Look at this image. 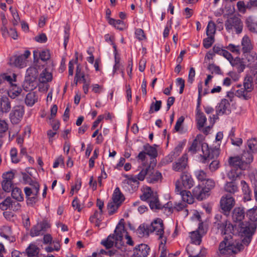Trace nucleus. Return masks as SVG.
<instances>
[{
    "mask_svg": "<svg viewBox=\"0 0 257 257\" xmlns=\"http://www.w3.org/2000/svg\"><path fill=\"white\" fill-rule=\"evenodd\" d=\"M215 221L214 226L220 230L221 233L225 236L224 240L219 244V249L221 254L237 253L243 249V246L239 241L230 240L232 237L229 235L233 230L232 225L227 221L225 218H223L220 214H217L214 217Z\"/></svg>",
    "mask_w": 257,
    "mask_h": 257,
    "instance_id": "1",
    "label": "nucleus"
},
{
    "mask_svg": "<svg viewBox=\"0 0 257 257\" xmlns=\"http://www.w3.org/2000/svg\"><path fill=\"white\" fill-rule=\"evenodd\" d=\"M125 231V227L123 224L119 222L116 226L113 234H110L106 239L102 240L101 244L103 245L106 249L111 248L114 244L115 246L120 249L122 251L125 250V247L123 239V233Z\"/></svg>",
    "mask_w": 257,
    "mask_h": 257,
    "instance_id": "2",
    "label": "nucleus"
},
{
    "mask_svg": "<svg viewBox=\"0 0 257 257\" xmlns=\"http://www.w3.org/2000/svg\"><path fill=\"white\" fill-rule=\"evenodd\" d=\"M37 70L34 68H29L27 70L26 75L23 82V87L26 91H31L35 88L37 85L36 78Z\"/></svg>",
    "mask_w": 257,
    "mask_h": 257,
    "instance_id": "3",
    "label": "nucleus"
},
{
    "mask_svg": "<svg viewBox=\"0 0 257 257\" xmlns=\"http://www.w3.org/2000/svg\"><path fill=\"white\" fill-rule=\"evenodd\" d=\"M225 27L229 32L234 30L236 34H240L242 31L243 25L239 17L233 16L228 18L225 22Z\"/></svg>",
    "mask_w": 257,
    "mask_h": 257,
    "instance_id": "4",
    "label": "nucleus"
},
{
    "mask_svg": "<svg viewBox=\"0 0 257 257\" xmlns=\"http://www.w3.org/2000/svg\"><path fill=\"white\" fill-rule=\"evenodd\" d=\"M151 233L156 232V234L159 236V239L161 240V245L166 242V238L164 237V226L163 220L160 218H157L149 224Z\"/></svg>",
    "mask_w": 257,
    "mask_h": 257,
    "instance_id": "5",
    "label": "nucleus"
},
{
    "mask_svg": "<svg viewBox=\"0 0 257 257\" xmlns=\"http://www.w3.org/2000/svg\"><path fill=\"white\" fill-rule=\"evenodd\" d=\"M235 205V200L230 195H224L220 201V205L224 213L227 215Z\"/></svg>",
    "mask_w": 257,
    "mask_h": 257,
    "instance_id": "6",
    "label": "nucleus"
},
{
    "mask_svg": "<svg viewBox=\"0 0 257 257\" xmlns=\"http://www.w3.org/2000/svg\"><path fill=\"white\" fill-rule=\"evenodd\" d=\"M50 227V225L47 221L39 222L31 228L30 235L32 237L43 235Z\"/></svg>",
    "mask_w": 257,
    "mask_h": 257,
    "instance_id": "7",
    "label": "nucleus"
},
{
    "mask_svg": "<svg viewBox=\"0 0 257 257\" xmlns=\"http://www.w3.org/2000/svg\"><path fill=\"white\" fill-rule=\"evenodd\" d=\"M31 54L30 51L26 50L22 55L14 56L10 59V64L17 67L24 68L27 65V59Z\"/></svg>",
    "mask_w": 257,
    "mask_h": 257,
    "instance_id": "8",
    "label": "nucleus"
},
{
    "mask_svg": "<svg viewBox=\"0 0 257 257\" xmlns=\"http://www.w3.org/2000/svg\"><path fill=\"white\" fill-rule=\"evenodd\" d=\"M175 192L181 196L183 203L192 204L194 202L193 195L189 191L183 189L179 180H177L175 183Z\"/></svg>",
    "mask_w": 257,
    "mask_h": 257,
    "instance_id": "9",
    "label": "nucleus"
},
{
    "mask_svg": "<svg viewBox=\"0 0 257 257\" xmlns=\"http://www.w3.org/2000/svg\"><path fill=\"white\" fill-rule=\"evenodd\" d=\"M25 112L23 105L14 106L10 113V119L13 124H18L22 119Z\"/></svg>",
    "mask_w": 257,
    "mask_h": 257,
    "instance_id": "10",
    "label": "nucleus"
},
{
    "mask_svg": "<svg viewBox=\"0 0 257 257\" xmlns=\"http://www.w3.org/2000/svg\"><path fill=\"white\" fill-rule=\"evenodd\" d=\"M256 228L255 224L249 222H241L238 226V231L242 236H252Z\"/></svg>",
    "mask_w": 257,
    "mask_h": 257,
    "instance_id": "11",
    "label": "nucleus"
},
{
    "mask_svg": "<svg viewBox=\"0 0 257 257\" xmlns=\"http://www.w3.org/2000/svg\"><path fill=\"white\" fill-rule=\"evenodd\" d=\"M203 157L205 160H212L217 158L219 155V150L218 148H209L207 144L202 145Z\"/></svg>",
    "mask_w": 257,
    "mask_h": 257,
    "instance_id": "12",
    "label": "nucleus"
},
{
    "mask_svg": "<svg viewBox=\"0 0 257 257\" xmlns=\"http://www.w3.org/2000/svg\"><path fill=\"white\" fill-rule=\"evenodd\" d=\"M242 56L244 57L243 61L246 64V67L257 69V54L255 52L253 51Z\"/></svg>",
    "mask_w": 257,
    "mask_h": 257,
    "instance_id": "13",
    "label": "nucleus"
},
{
    "mask_svg": "<svg viewBox=\"0 0 257 257\" xmlns=\"http://www.w3.org/2000/svg\"><path fill=\"white\" fill-rule=\"evenodd\" d=\"M156 165V163H151V169L148 172V176L146 177L147 180L149 183H155L161 180L162 174L158 171L154 170V167Z\"/></svg>",
    "mask_w": 257,
    "mask_h": 257,
    "instance_id": "14",
    "label": "nucleus"
},
{
    "mask_svg": "<svg viewBox=\"0 0 257 257\" xmlns=\"http://www.w3.org/2000/svg\"><path fill=\"white\" fill-rule=\"evenodd\" d=\"M230 105L228 100L223 99L216 107V114L218 115L229 114L230 112Z\"/></svg>",
    "mask_w": 257,
    "mask_h": 257,
    "instance_id": "15",
    "label": "nucleus"
},
{
    "mask_svg": "<svg viewBox=\"0 0 257 257\" xmlns=\"http://www.w3.org/2000/svg\"><path fill=\"white\" fill-rule=\"evenodd\" d=\"M253 45L251 43V41L249 37L244 36L241 41V46H240V53H242V55L248 54L253 52Z\"/></svg>",
    "mask_w": 257,
    "mask_h": 257,
    "instance_id": "16",
    "label": "nucleus"
},
{
    "mask_svg": "<svg viewBox=\"0 0 257 257\" xmlns=\"http://www.w3.org/2000/svg\"><path fill=\"white\" fill-rule=\"evenodd\" d=\"M150 247L146 244H141L136 246L133 257H147L150 251Z\"/></svg>",
    "mask_w": 257,
    "mask_h": 257,
    "instance_id": "17",
    "label": "nucleus"
},
{
    "mask_svg": "<svg viewBox=\"0 0 257 257\" xmlns=\"http://www.w3.org/2000/svg\"><path fill=\"white\" fill-rule=\"evenodd\" d=\"M181 186L183 189H189L193 187L194 185V181L191 176L187 172H183L181 176Z\"/></svg>",
    "mask_w": 257,
    "mask_h": 257,
    "instance_id": "18",
    "label": "nucleus"
},
{
    "mask_svg": "<svg viewBox=\"0 0 257 257\" xmlns=\"http://www.w3.org/2000/svg\"><path fill=\"white\" fill-rule=\"evenodd\" d=\"M193 195L198 200H202L209 195L208 190L200 185L195 187L192 191Z\"/></svg>",
    "mask_w": 257,
    "mask_h": 257,
    "instance_id": "19",
    "label": "nucleus"
},
{
    "mask_svg": "<svg viewBox=\"0 0 257 257\" xmlns=\"http://www.w3.org/2000/svg\"><path fill=\"white\" fill-rule=\"evenodd\" d=\"M228 163L230 167L234 169L237 168L243 170L246 168L241 158L238 156L230 157L228 160Z\"/></svg>",
    "mask_w": 257,
    "mask_h": 257,
    "instance_id": "20",
    "label": "nucleus"
},
{
    "mask_svg": "<svg viewBox=\"0 0 257 257\" xmlns=\"http://www.w3.org/2000/svg\"><path fill=\"white\" fill-rule=\"evenodd\" d=\"M245 211L243 208L236 207L232 212V218L234 222H239L244 219Z\"/></svg>",
    "mask_w": 257,
    "mask_h": 257,
    "instance_id": "21",
    "label": "nucleus"
},
{
    "mask_svg": "<svg viewBox=\"0 0 257 257\" xmlns=\"http://www.w3.org/2000/svg\"><path fill=\"white\" fill-rule=\"evenodd\" d=\"M188 158L186 154H184L178 161L173 165V169L175 171H182L187 166Z\"/></svg>",
    "mask_w": 257,
    "mask_h": 257,
    "instance_id": "22",
    "label": "nucleus"
},
{
    "mask_svg": "<svg viewBox=\"0 0 257 257\" xmlns=\"http://www.w3.org/2000/svg\"><path fill=\"white\" fill-rule=\"evenodd\" d=\"M142 165V166H139L138 169V171L140 170V172L138 175H136L138 180L140 181H143L145 179L146 176H148V172L151 169V164L148 165H146L145 163H143Z\"/></svg>",
    "mask_w": 257,
    "mask_h": 257,
    "instance_id": "23",
    "label": "nucleus"
},
{
    "mask_svg": "<svg viewBox=\"0 0 257 257\" xmlns=\"http://www.w3.org/2000/svg\"><path fill=\"white\" fill-rule=\"evenodd\" d=\"M38 100V96L36 92L28 93L25 98V103L28 106H32Z\"/></svg>",
    "mask_w": 257,
    "mask_h": 257,
    "instance_id": "24",
    "label": "nucleus"
},
{
    "mask_svg": "<svg viewBox=\"0 0 257 257\" xmlns=\"http://www.w3.org/2000/svg\"><path fill=\"white\" fill-rule=\"evenodd\" d=\"M245 25L249 31L257 33V21L253 17H248L245 20Z\"/></svg>",
    "mask_w": 257,
    "mask_h": 257,
    "instance_id": "25",
    "label": "nucleus"
},
{
    "mask_svg": "<svg viewBox=\"0 0 257 257\" xmlns=\"http://www.w3.org/2000/svg\"><path fill=\"white\" fill-rule=\"evenodd\" d=\"M12 231L10 226L4 225L1 227L0 231L1 236L13 242L15 240V238L12 236Z\"/></svg>",
    "mask_w": 257,
    "mask_h": 257,
    "instance_id": "26",
    "label": "nucleus"
},
{
    "mask_svg": "<svg viewBox=\"0 0 257 257\" xmlns=\"http://www.w3.org/2000/svg\"><path fill=\"white\" fill-rule=\"evenodd\" d=\"M224 191L231 196L238 191L237 185L234 182H227L224 186Z\"/></svg>",
    "mask_w": 257,
    "mask_h": 257,
    "instance_id": "27",
    "label": "nucleus"
},
{
    "mask_svg": "<svg viewBox=\"0 0 257 257\" xmlns=\"http://www.w3.org/2000/svg\"><path fill=\"white\" fill-rule=\"evenodd\" d=\"M241 186L243 193V199L245 201L251 199V190L247 184L244 180L241 181Z\"/></svg>",
    "mask_w": 257,
    "mask_h": 257,
    "instance_id": "28",
    "label": "nucleus"
},
{
    "mask_svg": "<svg viewBox=\"0 0 257 257\" xmlns=\"http://www.w3.org/2000/svg\"><path fill=\"white\" fill-rule=\"evenodd\" d=\"M150 229L149 224L144 223L139 226L137 229V233L140 237L148 236L149 234L151 233Z\"/></svg>",
    "mask_w": 257,
    "mask_h": 257,
    "instance_id": "29",
    "label": "nucleus"
},
{
    "mask_svg": "<svg viewBox=\"0 0 257 257\" xmlns=\"http://www.w3.org/2000/svg\"><path fill=\"white\" fill-rule=\"evenodd\" d=\"M190 237L191 243L196 245H199L202 241V235L200 234L199 230H196L190 233Z\"/></svg>",
    "mask_w": 257,
    "mask_h": 257,
    "instance_id": "30",
    "label": "nucleus"
},
{
    "mask_svg": "<svg viewBox=\"0 0 257 257\" xmlns=\"http://www.w3.org/2000/svg\"><path fill=\"white\" fill-rule=\"evenodd\" d=\"M112 200L114 201L115 202L118 203L120 205L124 200V197L120 192L118 187H116L112 195Z\"/></svg>",
    "mask_w": 257,
    "mask_h": 257,
    "instance_id": "31",
    "label": "nucleus"
},
{
    "mask_svg": "<svg viewBox=\"0 0 257 257\" xmlns=\"http://www.w3.org/2000/svg\"><path fill=\"white\" fill-rule=\"evenodd\" d=\"M39 248L35 244H31L26 249L27 257H38Z\"/></svg>",
    "mask_w": 257,
    "mask_h": 257,
    "instance_id": "32",
    "label": "nucleus"
},
{
    "mask_svg": "<svg viewBox=\"0 0 257 257\" xmlns=\"http://www.w3.org/2000/svg\"><path fill=\"white\" fill-rule=\"evenodd\" d=\"M33 55L34 59L37 58L38 56H39L40 59L43 61H46L49 60L50 58V52L47 50H43L41 52H39L37 51H34L33 52Z\"/></svg>",
    "mask_w": 257,
    "mask_h": 257,
    "instance_id": "33",
    "label": "nucleus"
},
{
    "mask_svg": "<svg viewBox=\"0 0 257 257\" xmlns=\"http://www.w3.org/2000/svg\"><path fill=\"white\" fill-rule=\"evenodd\" d=\"M22 91L21 88L18 87L17 85L12 84L11 88L8 91V95L11 98L14 99L20 94Z\"/></svg>",
    "mask_w": 257,
    "mask_h": 257,
    "instance_id": "34",
    "label": "nucleus"
},
{
    "mask_svg": "<svg viewBox=\"0 0 257 257\" xmlns=\"http://www.w3.org/2000/svg\"><path fill=\"white\" fill-rule=\"evenodd\" d=\"M147 202L149 203L150 207L152 209H158L161 207V205L159 202L158 196L157 194L153 196Z\"/></svg>",
    "mask_w": 257,
    "mask_h": 257,
    "instance_id": "35",
    "label": "nucleus"
},
{
    "mask_svg": "<svg viewBox=\"0 0 257 257\" xmlns=\"http://www.w3.org/2000/svg\"><path fill=\"white\" fill-rule=\"evenodd\" d=\"M11 108V102L7 97H3L1 100V109L3 112H8Z\"/></svg>",
    "mask_w": 257,
    "mask_h": 257,
    "instance_id": "36",
    "label": "nucleus"
},
{
    "mask_svg": "<svg viewBox=\"0 0 257 257\" xmlns=\"http://www.w3.org/2000/svg\"><path fill=\"white\" fill-rule=\"evenodd\" d=\"M156 194L157 193L153 192L150 187H147L144 189L143 194L140 197L142 200L148 201Z\"/></svg>",
    "mask_w": 257,
    "mask_h": 257,
    "instance_id": "37",
    "label": "nucleus"
},
{
    "mask_svg": "<svg viewBox=\"0 0 257 257\" xmlns=\"http://www.w3.org/2000/svg\"><path fill=\"white\" fill-rule=\"evenodd\" d=\"M52 79V75L51 73L48 72L45 69L40 74L39 81L41 83H45L50 82Z\"/></svg>",
    "mask_w": 257,
    "mask_h": 257,
    "instance_id": "38",
    "label": "nucleus"
},
{
    "mask_svg": "<svg viewBox=\"0 0 257 257\" xmlns=\"http://www.w3.org/2000/svg\"><path fill=\"white\" fill-rule=\"evenodd\" d=\"M240 158L246 167L247 164L250 163L252 161L253 156L250 151H244Z\"/></svg>",
    "mask_w": 257,
    "mask_h": 257,
    "instance_id": "39",
    "label": "nucleus"
},
{
    "mask_svg": "<svg viewBox=\"0 0 257 257\" xmlns=\"http://www.w3.org/2000/svg\"><path fill=\"white\" fill-rule=\"evenodd\" d=\"M252 77L251 76H246L243 82V88L249 93L253 90Z\"/></svg>",
    "mask_w": 257,
    "mask_h": 257,
    "instance_id": "40",
    "label": "nucleus"
},
{
    "mask_svg": "<svg viewBox=\"0 0 257 257\" xmlns=\"http://www.w3.org/2000/svg\"><path fill=\"white\" fill-rule=\"evenodd\" d=\"M233 61H234L235 64H232L233 63H231V64L233 66L236 67L238 72L240 73L243 72L245 67L246 66V64H245L244 62L242 61L239 58H237Z\"/></svg>",
    "mask_w": 257,
    "mask_h": 257,
    "instance_id": "41",
    "label": "nucleus"
},
{
    "mask_svg": "<svg viewBox=\"0 0 257 257\" xmlns=\"http://www.w3.org/2000/svg\"><path fill=\"white\" fill-rule=\"evenodd\" d=\"M11 191L12 196L14 199L18 201H23V195L20 188L18 187L13 188Z\"/></svg>",
    "mask_w": 257,
    "mask_h": 257,
    "instance_id": "42",
    "label": "nucleus"
},
{
    "mask_svg": "<svg viewBox=\"0 0 257 257\" xmlns=\"http://www.w3.org/2000/svg\"><path fill=\"white\" fill-rule=\"evenodd\" d=\"M144 148L147 154L153 158V160L151 163H153V162L154 161V159L158 155L156 149L149 144L145 145L144 146Z\"/></svg>",
    "mask_w": 257,
    "mask_h": 257,
    "instance_id": "43",
    "label": "nucleus"
},
{
    "mask_svg": "<svg viewBox=\"0 0 257 257\" xmlns=\"http://www.w3.org/2000/svg\"><path fill=\"white\" fill-rule=\"evenodd\" d=\"M204 144H201V142L197 138L195 139L189 148V151L191 152L192 154L196 153L197 151L200 149V147H202V145Z\"/></svg>",
    "mask_w": 257,
    "mask_h": 257,
    "instance_id": "44",
    "label": "nucleus"
},
{
    "mask_svg": "<svg viewBox=\"0 0 257 257\" xmlns=\"http://www.w3.org/2000/svg\"><path fill=\"white\" fill-rule=\"evenodd\" d=\"M235 95L238 97L243 98L245 100H247L250 98L249 92L244 88L236 90Z\"/></svg>",
    "mask_w": 257,
    "mask_h": 257,
    "instance_id": "45",
    "label": "nucleus"
},
{
    "mask_svg": "<svg viewBox=\"0 0 257 257\" xmlns=\"http://www.w3.org/2000/svg\"><path fill=\"white\" fill-rule=\"evenodd\" d=\"M242 170L238 169L231 168L230 171L228 173V177L232 180L236 179L241 174Z\"/></svg>",
    "mask_w": 257,
    "mask_h": 257,
    "instance_id": "46",
    "label": "nucleus"
},
{
    "mask_svg": "<svg viewBox=\"0 0 257 257\" xmlns=\"http://www.w3.org/2000/svg\"><path fill=\"white\" fill-rule=\"evenodd\" d=\"M196 120L198 128H202L206 121V117L202 112H198L196 116Z\"/></svg>",
    "mask_w": 257,
    "mask_h": 257,
    "instance_id": "47",
    "label": "nucleus"
},
{
    "mask_svg": "<svg viewBox=\"0 0 257 257\" xmlns=\"http://www.w3.org/2000/svg\"><path fill=\"white\" fill-rule=\"evenodd\" d=\"M120 205L118 203L115 202L112 200L111 202L108 203L107 206L109 214L112 215L113 214Z\"/></svg>",
    "mask_w": 257,
    "mask_h": 257,
    "instance_id": "48",
    "label": "nucleus"
},
{
    "mask_svg": "<svg viewBox=\"0 0 257 257\" xmlns=\"http://www.w3.org/2000/svg\"><path fill=\"white\" fill-rule=\"evenodd\" d=\"M246 215L251 221H257V207L249 209L246 213Z\"/></svg>",
    "mask_w": 257,
    "mask_h": 257,
    "instance_id": "49",
    "label": "nucleus"
},
{
    "mask_svg": "<svg viewBox=\"0 0 257 257\" xmlns=\"http://www.w3.org/2000/svg\"><path fill=\"white\" fill-rule=\"evenodd\" d=\"M12 199L11 197H8L3 202L0 203V208L2 210H6L8 209H11Z\"/></svg>",
    "mask_w": 257,
    "mask_h": 257,
    "instance_id": "50",
    "label": "nucleus"
},
{
    "mask_svg": "<svg viewBox=\"0 0 257 257\" xmlns=\"http://www.w3.org/2000/svg\"><path fill=\"white\" fill-rule=\"evenodd\" d=\"M216 26L214 22L210 21L206 28V35L210 36H214L216 31Z\"/></svg>",
    "mask_w": 257,
    "mask_h": 257,
    "instance_id": "51",
    "label": "nucleus"
},
{
    "mask_svg": "<svg viewBox=\"0 0 257 257\" xmlns=\"http://www.w3.org/2000/svg\"><path fill=\"white\" fill-rule=\"evenodd\" d=\"M162 101L161 100H156L155 102H152L150 105L149 113H152L154 111H158L161 108Z\"/></svg>",
    "mask_w": 257,
    "mask_h": 257,
    "instance_id": "52",
    "label": "nucleus"
},
{
    "mask_svg": "<svg viewBox=\"0 0 257 257\" xmlns=\"http://www.w3.org/2000/svg\"><path fill=\"white\" fill-rule=\"evenodd\" d=\"M247 146L252 153L257 151V140L251 139L247 141Z\"/></svg>",
    "mask_w": 257,
    "mask_h": 257,
    "instance_id": "53",
    "label": "nucleus"
},
{
    "mask_svg": "<svg viewBox=\"0 0 257 257\" xmlns=\"http://www.w3.org/2000/svg\"><path fill=\"white\" fill-rule=\"evenodd\" d=\"M2 186L4 191L7 192H10L14 188L13 182L3 180L2 182Z\"/></svg>",
    "mask_w": 257,
    "mask_h": 257,
    "instance_id": "54",
    "label": "nucleus"
},
{
    "mask_svg": "<svg viewBox=\"0 0 257 257\" xmlns=\"http://www.w3.org/2000/svg\"><path fill=\"white\" fill-rule=\"evenodd\" d=\"M195 175L197 179L200 181H203L207 179L206 173L202 170H198L195 172Z\"/></svg>",
    "mask_w": 257,
    "mask_h": 257,
    "instance_id": "55",
    "label": "nucleus"
},
{
    "mask_svg": "<svg viewBox=\"0 0 257 257\" xmlns=\"http://www.w3.org/2000/svg\"><path fill=\"white\" fill-rule=\"evenodd\" d=\"M207 36L208 37L203 40V46L206 49L210 48L214 41V36Z\"/></svg>",
    "mask_w": 257,
    "mask_h": 257,
    "instance_id": "56",
    "label": "nucleus"
},
{
    "mask_svg": "<svg viewBox=\"0 0 257 257\" xmlns=\"http://www.w3.org/2000/svg\"><path fill=\"white\" fill-rule=\"evenodd\" d=\"M70 27L66 25L64 27V46L65 49L66 48L67 43L69 39Z\"/></svg>",
    "mask_w": 257,
    "mask_h": 257,
    "instance_id": "57",
    "label": "nucleus"
},
{
    "mask_svg": "<svg viewBox=\"0 0 257 257\" xmlns=\"http://www.w3.org/2000/svg\"><path fill=\"white\" fill-rule=\"evenodd\" d=\"M226 48L233 53H234L236 55H239L240 54L239 45H235L232 44H230L226 47Z\"/></svg>",
    "mask_w": 257,
    "mask_h": 257,
    "instance_id": "58",
    "label": "nucleus"
},
{
    "mask_svg": "<svg viewBox=\"0 0 257 257\" xmlns=\"http://www.w3.org/2000/svg\"><path fill=\"white\" fill-rule=\"evenodd\" d=\"M184 119L185 118L183 116H181L178 118L174 128V130L176 132H180L182 130V125L184 121Z\"/></svg>",
    "mask_w": 257,
    "mask_h": 257,
    "instance_id": "59",
    "label": "nucleus"
},
{
    "mask_svg": "<svg viewBox=\"0 0 257 257\" xmlns=\"http://www.w3.org/2000/svg\"><path fill=\"white\" fill-rule=\"evenodd\" d=\"M14 176V173L13 171H9L4 173L2 177L3 180L13 182Z\"/></svg>",
    "mask_w": 257,
    "mask_h": 257,
    "instance_id": "60",
    "label": "nucleus"
},
{
    "mask_svg": "<svg viewBox=\"0 0 257 257\" xmlns=\"http://www.w3.org/2000/svg\"><path fill=\"white\" fill-rule=\"evenodd\" d=\"M206 180V182L205 189H206L207 190H208L209 192V190L214 188L215 186V183L214 181L211 179H207Z\"/></svg>",
    "mask_w": 257,
    "mask_h": 257,
    "instance_id": "61",
    "label": "nucleus"
},
{
    "mask_svg": "<svg viewBox=\"0 0 257 257\" xmlns=\"http://www.w3.org/2000/svg\"><path fill=\"white\" fill-rule=\"evenodd\" d=\"M208 69L212 73H215L219 74L221 73V70L220 67L213 64H209L208 67Z\"/></svg>",
    "mask_w": 257,
    "mask_h": 257,
    "instance_id": "62",
    "label": "nucleus"
},
{
    "mask_svg": "<svg viewBox=\"0 0 257 257\" xmlns=\"http://www.w3.org/2000/svg\"><path fill=\"white\" fill-rule=\"evenodd\" d=\"M12 161L13 163H17L19 162V160L17 158V151L15 148H13L10 152Z\"/></svg>",
    "mask_w": 257,
    "mask_h": 257,
    "instance_id": "63",
    "label": "nucleus"
},
{
    "mask_svg": "<svg viewBox=\"0 0 257 257\" xmlns=\"http://www.w3.org/2000/svg\"><path fill=\"white\" fill-rule=\"evenodd\" d=\"M209 169L211 172H214L219 167V162L217 160H214L209 165Z\"/></svg>",
    "mask_w": 257,
    "mask_h": 257,
    "instance_id": "64",
    "label": "nucleus"
}]
</instances>
